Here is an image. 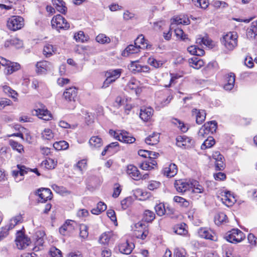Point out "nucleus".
I'll return each instance as SVG.
<instances>
[{"label": "nucleus", "instance_id": "28", "mask_svg": "<svg viewBox=\"0 0 257 257\" xmlns=\"http://www.w3.org/2000/svg\"><path fill=\"white\" fill-rule=\"evenodd\" d=\"M159 142V134L156 133H153L145 139L146 143L152 146L157 144Z\"/></svg>", "mask_w": 257, "mask_h": 257}, {"label": "nucleus", "instance_id": "64", "mask_svg": "<svg viewBox=\"0 0 257 257\" xmlns=\"http://www.w3.org/2000/svg\"><path fill=\"white\" fill-rule=\"evenodd\" d=\"M209 133V132H208L207 128H206V127L203 125L199 130L198 135L199 138H203L205 137L206 136H207Z\"/></svg>", "mask_w": 257, "mask_h": 257}, {"label": "nucleus", "instance_id": "57", "mask_svg": "<svg viewBox=\"0 0 257 257\" xmlns=\"http://www.w3.org/2000/svg\"><path fill=\"white\" fill-rule=\"evenodd\" d=\"M175 34L178 38L181 39L183 40H185L187 39V35L184 34V32L181 29H176L175 30Z\"/></svg>", "mask_w": 257, "mask_h": 257}, {"label": "nucleus", "instance_id": "39", "mask_svg": "<svg viewBox=\"0 0 257 257\" xmlns=\"http://www.w3.org/2000/svg\"><path fill=\"white\" fill-rule=\"evenodd\" d=\"M9 144L13 149L17 151L19 153H22L24 152L23 146L18 142L11 140H10Z\"/></svg>", "mask_w": 257, "mask_h": 257}, {"label": "nucleus", "instance_id": "56", "mask_svg": "<svg viewBox=\"0 0 257 257\" xmlns=\"http://www.w3.org/2000/svg\"><path fill=\"white\" fill-rule=\"evenodd\" d=\"M9 230H10L6 226L0 228V241L8 236Z\"/></svg>", "mask_w": 257, "mask_h": 257}, {"label": "nucleus", "instance_id": "40", "mask_svg": "<svg viewBox=\"0 0 257 257\" xmlns=\"http://www.w3.org/2000/svg\"><path fill=\"white\" fill-rule=\"evenodd\" d=\"M215 144V140L212 137H208V138L204 142L201 146L202 150H205L207 148H211Z\"/></svg>", "mask_w": 257, "mask_h": 257}, {"label": "nucleus", "instance_id": "32", "mask_svg": "<svg viewBox=\"0 0 257 257\" xmlns=\"http://www.w3.org/2000/svg\"><path fill=\"white\" fill-rule=\"evenodd\" d=\"M107 208L106 205L102 202L98 203L97 206L91 210V213L94 214L98 215L102 212L105 211Z\"/></svg>", "mask_w": 257, "mask_h": 257}, {"label": "nucleus", "instance_id": "54", "mask_svg": "<svg viewBox=\"0 0 257 257\" xmlns=\"http://www.w3.org/2000/svg\"><path fill=\"white\" fill-rule=\"evenodd\" d=\"M88 235V227L84 224L80 226V236L82 238H86Z\"/></svg>", "mask_w": 257, "mask_h": 257}, {"label": "nucleus", "instance_id": "26", "mask_svg": "<svg viewBox=\"0 0 257 257\" xmlns=\"http://www.w3.org/2000/svg\"><path fill=\"white\" fill-rule=\"evenodd\" d=\"M71 220H68L59 228L60 234L63 235H67L70 231L73 229V227L70 223Z\"/></svg>", "mask_w": 257, "mask_h": 257}, {"label": "nucleus", "instance_id": "61", "mask_svg": "<svg viewBox=\"0 0 257 257\" xmlns=\"http://www.w3.org/2000/svg\"><path fill=\"white\" fill-rule=\"evenodd\" d=\"M160 183L156 181H151L149 183L148 188L150 190H154L159 187Z\"/></svg>", "mask_w": 257, "mask_h": 257}, {"label": "nucleus", "instance_id": "18", "mask_svg": "<svg viewBox=\"0 0 257 257\" xmlns=\"http://www.w3.org/2000/svg\"><path fill=\"white\" fill-rule=\"evenodd\" d=\"M127 173L131 178L135 180H139L141 178V175L138 168L133 165L128 166Z\"/></svg>", "mask_w": 257, "mask_h": 257}, {"label": "nucleus", "instance_id": "62", "mask_svg": "<svg viewBox=\"0 0 257 257\" xmlns=\"http://www.w3.org/2000/svg\"><path fill=\"white\" fill-rule=\"evenodd\" d=\"M107 215L114 223L117 222L115 212L113 210H108L107 211Z\"/></svg>", "mask_w": 257, "mask_h": 257}, {"label": "nucleus", "instance_id": "37", "mask_svg": "<svg viewBox=\"0 0 257 257\" xmlns=\"http://www.w3.org/2000/svg\"><path fill=\"white\" fill-rule=\"evenodd\" d=\"M190 189H192V191L195 193H201L204 191L203 187L196 181L191 182Z\"/></svg>", "mask_w": 257, "mask_h": 257}, {"label": "nucleus", "instance_id": "19", "mask_svg": "<svg viewBox=\"0 0 257 257\" xmlns=\"http://www.w3.org/2000/svg\"><path fill=\"white\" fill-rule=\"evenodd\" d=\"M121 73V69H109L105 72L104 75L110 79H114V82H115L120 76Z\"/></svg>", "mask_w": 257, "mask_h": 257}, {"label": "nucleus", "instance_id": "55", "mask_svg": "<svg viewBox=\"0 0 257 257\" xmlns=\"http://www.w3.org/2000/svg\"><path fill=\"white\" fill-rule=\"evenodd\" d=\"M132 198L131 197H128L121 201V207L123 209H126L127 208L132 204Z\"/></svg>", "mask_w": 257, "mask_h": 257}, {"label": "nucleus", "instance_id": "21", "mask_svg": "<svg viewBox=\"0 0 257 257\" xmlns=\"http://www.w3.org/2000/svg\"><path fill=\"white\" fill-rule=\"evenodd\" d=\"M189 24V19L185 15H180L179 16H176L171 19V26L174 24H183L187 25Z\"/></svg>", "mask_w": 257, "mask_h": 257}, {"label": "nucleus", "instance_id": "51", "mask_svg": "<svg viewBox=\"0 0 257 257\" xmlns=\"http://www.w3.org/2000/svg\"><path fill=\"white\" fill-rule=\"evenodd\" d=\"M212 41L209 39L208 37L199 38L196 40V43L199 44H203L206 46L210 47L212 46Z\"/></svg>", "mask_w": 257, "mask_h": 257}, {"label": "nucleus", "instance_id": "33", "mask_svg": "<svg viewBox=\"0 0 257 257\" xmlns=\"http://www.w3.org/2000/svg\"><path fill=\"white\" fill-rule=\"evenodd\" d=\"M22 217L21 215H17L14 218H12L9 223L6 225L9 230L12 229L14 227L19 223L21 222Z\"/></svg>", "mask_w": 257, "mask_h": 257}, {"label": "nucleus", "instance_id": "2", "mask_svg": "<svg viewBox=\"0 0 257 257\" xmlns=\"http://www.w3.org/2000/svg\"><path fill=\"white\" fill-rule=\"evenodd\" d=\"M109 134L120 142L126 144H132L135 142L136 139L128 132L124 131H109Z\"/></svg>", "mask_w": 257, "mask_h": 257}, {"label": "nucleus", "instance_id": "46", "mask_svg": "<svg viewBox=\"0 0 257 257\" xmlns=\"http://www.w3.org/2000/svg\"><path fill=\"white\" fill-rule=\"evenodd\" d=\"M227 219V216L223 212L218 213L215 217V222L217 224L225 222Z\"/></svg>", "mask_w": 257, "mask_h": 257}, {"label": "nucleus", "instance_id": "27", "mask_svg": "<svg viewBox=\"0 0 257 257\" xmlns=\"http://www.w3.org/2000/svg\"><path fill=\"white\" fill-rule=\"evenodd\" d=\"M135 44L138 46L140 49H148L149 45L147 43V40L145 39L143 35H140L135 41Z\"/></svg>", "mask_w": 257, "mask_h": 257}, {"label": "nucleus", "instance_id": "35", "mask_svg": "<svg viewBox=\"0 0 257 257\" xmlns=\"http://www.w3.org/2000/svg\"><path fill=\"white\" fill-rule=\"evenodd\" d=\"M54 148L58 151L66 150L69 147L68 143L65 141L56 142L53 144Z\"/></svg>", "mask_w": 257, "mask_h": 257}, {"label": "nucleus", "instance_id": "12", "mask_svg": "<svg viewBox=\"0 0 257 257\" xmlns=\"http://www.w3.org/2000/svg\"><path fill=\"white\" fill-rule=\"evenodd\" d=\"M174 185L178 192H185L190 189L191 183L183 180H179L175 181Z\"/></svg>", "mask_w": 257, "mask_h": 257}, {"label": "nucleus", "instance_id": "60", "mask_svg": "<svg viewBox=\"0 0 257 257\" xmlns=\"http://www.w3.org/2000/svg\"><path fill=\"white\" fill-rule=\"evenodd\" d=\"M121 191L120 186L119 184L116 183L114 184V187L113 189V192L112 194V197L113 198H117L119 195Z\"/></svg>", "mask_w": 257, "mask_h": 257}, {"label": "nucleus", "instance_id": "1", "mask_svg": "<svg viewBox=\"0 0 257 257\" xmlns=\"http://www.w3.org/2000/svg\"><path fill=\"white\" fill-rule=\"evenodd\" d=\"M238 36L236 32H229L224 35L221 42L228 50H233L237 45Z\"/></svg>", "mask_w": 257, "mask_h": 257}, {"label": "nucleus", "instance_id": "43", "mask_svg": "<svg viewBox=\"0 0 257 257\" xmlns=\"http://www.w3.org/2000/svg\"><path fill=\"white\" fill-rule=\"evenodd\" d=\"M55 50L53 48V45L51 44H46L43 49V54L46 57H50L51 56L53 53H54Z\"/></svg>", "mask_w": 257, "mask_h": 257}, {"label": "nucleus", "instance_id": "53", "mask_svg": "<svg viewBox=\"0 0 257 257\" xmlns=\"http://www.w3.org/2000/svg\"><path fill=\"white\" fill-rule=\"evenodd\" d=\"M155 209L157 214L160 216L164 215L167 211L165 205L163 203H160L156 205Z\"/></svg>", "mask_w": 257, "mask_h": 257}, {"label": "nucleus", "instance_id": "3", "mask_svg": "<svg viewBox=\"0 0 257 257\" xmlns=\"http://www.w3.org/2000/svg\"><path fill=\"white\" fill-rule=\"evenodd\" d=\"M229 242L236 243L241 242L245 238L244 233L238 229H232L228 231L225 237Z\"/></svg>", "mask_w": 257, "mask_h": 257}, {"label": "nucleus", "instance_id": "50", "mask_svg": "<svg viewBox=\"0 0 257 257\" xmlns=\"http://www.w3.org/2000/svg\"><path fill=\"white\" fill-rule=\"evenodd\" d=\"M74 37L76 41L80 42L87 41L88 39V37L85 36L83 31H79L77 34L74 35Z\"/></svg>", "mask_w": 257, "mask_h": 257}, {"label": "nucleus", "instance_id": "63", "mask_svg": "<svg viewBox=\"0 0 257 257\" xmlns=\"http://www.w3.org/2000/svg\"><path fill=\"white\" fill-rule=\"evenodd\" d=\"M172 98L173 96L172 95H168L166 98L163 99L162 101L158 99L157 101L158 103H160L161 106L164 107L168 104Z\"/></svg>", "mask_w": 257, "mask_h": 257}, {"label": "nucleus", "instance_id": "23", "mask_svg": "<svg viewBox=\"0 0 257 257\" xmlns=\"http://www.w3.org/2000/svg\"><path fill=\"white\" fill-rule=\"evenodd\" d=\"M52 4L58 12L63 14H66L67 9L63 0H52Z\"/></svg>", "mask_w": 257, "mask_h": 257}, {"label": "nucleus", "instance_id": "30", "mask_svg": "<svg viewBox=\"0 0 257 257\" xmlns=\"http://www.w3.org/2000/svg\"><path fill=\"white\" fill-rule=\"evenodd\" d=\"M189 63L190 66L194 69H198L203 66L204 62L197 57H194L189 60Z\"/></svg>", "mask_w": 257, "mask_h": 257}, {"label": "nucleus", "instance_id": "22", "mask_svg": "<svg viewBox=\"0 0 257 257\" xmlns=\"http://www.w3.org/2000/svg\"><path fill=\"white\" fill-rule=\"evenodd\" d=\"M235 75L234 73H230L226 75V80L227 83L224 85V88L226 90H231L234 85Z\"/></svg>", "mask_w": 257, "mask_h": 257}, {"label": "nucleus", "instance_id": "16", "mask_svg": "<svg viewBox=\"0 0 257 257\" xmlns=\"http://www.w3.org/2000/svg\"><path fill=\"white\" fill-rule=\"evenodd\" d=\"M153 109L151 107L142 108L140 113V118L144 121H148L152 116Z\"/></svg>", "mask_w": 257, "mask_h": 257}, {"label": "nucleus", "instance_id": "36", "mask_svg": "<svg viewBox=\"0 0 257 257\" xmlns=\"http://www.w3.org/2000/svg\"><path fill=\"white\" fill-rule=\"evenodd\" d=\"M62 16L60 15H57L54 17L51 21L52 26L58 30L61 27V23L62 22Z\"/></svg>", "mask_w": 257, "mask_h": 257}, {"label": "nucleus", "instance_id": "29", "mask_svg": "<svg viewBox=\"0 0 257 257\" xmlns=\"http://www.w3.org/2000/svg\"><path fill=\"white\" fill-rule=\"evenodd\" d=\"M112 236L111 232H105L100 236L98 241L101 244L108 245Z\"/></svg>", "mask_w": 257, "mask_h": 257}, {"label": "nucleus", "instance_id": "13", "mask_svg": "<svg viewBox=\"0 0 257 257\" xmlns=\"http://www.w3.org/2000/svg\"><path fill=\"white\" fill-rule=\"evenodd\" d=\"M221 200L223 204L227 206H232L236 201V199L230 192H225L222 194Z\"/></svg>", "mask_w": 257, "mask_h": 257}, {"label": "nucleus", "instance_id": "58", "mask_svg": "<svg viewBox=\"0 0 257 257\" xmlns=\"http://www.w3.org/2000/svg\"><path fill=\"white\" fill-rule=\"evenodd\" d=\"M50 253L52 257H62L61 251L55 247L51 248Z\"/></svg>", "mask_w": 257, "mask_h": 257}, {"label": "nucleus", "instance_id": "14", "mask_svg": "<svg viewBox=\"0 0 257 257\" xmlns=\"http://www.w3.org/2000/svg\"><path fill=\"white\" fill-rule=\"evenodd\" d=\"M37 193L42 202H45L48 200H51L52 198L51 191L48 188L40 189L38 190Z\"/></svg>", "mask_w": 257, "mask_h": 257}, {"label": "nucleus", "instance_id": "8", "mask_svg": "<svg viewBox=\"0 0 257 257\" xmlns=\"http://www.w3.org/2000/svg\"><path fill=\"white\" fill-rule=\"evenodd\" d=\"M40 107L35 110L36 115L40 118L45 120H49L52 118V114L50 112L45 108V106L41 104Z\"/></svg>", "mask_w": 257, "mask_h": 257}, {"label": "nucleus", "instance_id": "20", "mask_svg": "<svg viewBox=\"0 0 257 257\" xmlns=\"http://www.w3.org/2000/svg\"><path fill=\"white\" fill-rule=\"evenodd\" d=\"M89 145L92 149H97L102 146L103 141L99 137L93 136L89 139Z\"/></svg>", "mask_w": 257, "mask_h": 257}, {"label": "nucleus", "instance_id": "17", "mask_svg": "<svg viewBox=\"0 0 257 257\" xmlns=\"http://www.w3.org/2000/svg\"><path fill=\"white\" fill-rule=\"evenodd\" d=\"M177 167L175 164H170L168 167L164 168L163 172L168 177H174L177 173Z\"/></svg>", "mask_w": 257, "mask_h": 257}, {"label": "nucleus", "instance_id": "45", "mask_svg": "<svg viewBox=\"0 0 257 257\" xmlns=\"http://www.w3.org/2000/svg\"><path fill=\"white\" fill-rule=\"evenodd\" d=\"M96 41L101 44H108L110 42V39L105 34H100L96 37Z\"/></svg>", "mask_w": 257, "mask_h": 257}, {"label": "nucleus", "instance_id": "52", "mask_svg": "<svg viewBox=\"0 0 257 257\" xmlns=\"http://www.w3.org/2000/svg\"><path fill=\"white\" fill-rule=\"evenodd\" d=\"M41 135L43 139L47 140H50L54 137V134L49 128H45L42 133Z\"/></svg>", "mask_w": 257, "mask_h": 257}, {"label": "nucleus", "instance_id": "5", "mask_svg": "<svg viewBox=\"0 0 257 257\" xmlns=\"http://www.w3.org/2000/svg\"><path fill=\"white\" fill-rule=\"evenodd\" d=\"M16 245L18 249H23L30 243V239L27 237L21 231H18L15 239Z\"/></svg>", "mask_w": 257, "mask_h": 257}, {"label": "nucleus", "instance_id": "4", "mask_svg": "<svg viewBox=\"0 0 257 257\" xmlns=\"http://www.w3.org/2000/svg\"><path fill=\"white\" fill-rule=\"evenodd\" d=\"M24 25V19L20 16H13L10 18L7 21L8 28L14 31L21 29Z\"/></svg>", "mask_w": 257, "mask_h": 257}, {"label": "nucleus", "instance_id": "44", "mask_svg": "<svg viewBox=\"0 0 257 257\" xmlns=\"http://www.w3.org/2000/svg\"><path fill=\"white\" fill-rule=\"evenodd\" d=\"M173 200L175 202L179 204L180 206L184 207H187L189 205V202L188 201L180 196H175L174 197Z\"/></svg>", "mask_w": 257, "mask_h": 257}, {"label": "nucleus", "instance_id": "6", "mask_svg": "<svg viewBox=\"0 0 257 257\" xmlns=\"http://www.w3.org/2000/svg\"><path fill=\"white\" fill-rule=\"evenodd\" d=\"M78 89L75 87L66 88L63 93V97L68 102H75L77 97Z\"/></svg>", "mask_w": 257, "mask_h": 257}, {"label": "nucleus", "instance_id": "31", "mask_svg": "<svg viewBox=\"0 0 257 257\" xmlns=\"http://www.w3.org/2000/svg\"><path fill=\"white\" fill-rule=\"evenodd\" d=\"M139 82L136 80H131L127 84V87L130 89L134 90L137 95L141 92V88L139 87Z\"/></svg>", "mask_w": 257, "mask_h": 257}, {"label": "nucleus", "instance_id": "42", "mask_svg": "<svg viewBox=\"0 0 257 257\" xmlns=\"http://www.w3.org/2000/svg\"><path fill=\"white\" fill-rule=\"evenodd\" d=\"M209 133L213 134L217 129V122L215 121H211L203 125Z\"/></svg>", "mask_w": 257, "mask_h": 257}, {"label": "nucleus", "instance_id": "10", "mask_svg": "<svg viewBox=\"0 0 257 257\" xmlns=\"http://www.w3.org/2000/svg\"><path fill=\"white\" fill-rule=\"evenodd\" d=\"M134 247L135 244L133 242H129L127 240L120 243L118 245V249L119 251L121 253L125 254H130Z\"/></svg>", "mask_w": 257, "mask_h": 257}, {"label": "nucleus", "instance_id": "25", "mask_svg": "<svg viewBox=\"0 0 257 257\" xmlns=\"http://www.w3.org/2000/svg\"><path fill=\"white\" fill-rule=\"evenodd\" d=\"M186 224L184 223L176 224L173 228V232L177 234L181 235L187 234L188 231L186 229Z\"/></svg>", "mask_w": 257, "mask_h": 257}, {"label": "nucleus", "instance_id": "7", "mask_svg": "<svg viewBox=\"0 0 257 257\" xmlns=\"http://www.w3.org/2000/svg\"><path fill=\"white\" fill-rule=\"evenodd\" d=\"M51 64L48 61H40L37 62V63L36 65V71L37 73L39 75L45 74L48 71L51 69Z\"/></svg>", "mask_w": 257, "mask_h": 257}, {"label": "nucleus", "instance_id": "48", "mask_svg": "<svg viewBox=\"0 0 257 257\" xmlns=\"http://www.w3.org/2000/svg\"><path fill=\"white\" fill-rule=\"evenodd\" d=\"M148 63L155 68H159L161 67L164 62L160 60H157L154 57H150L148 60Z\"/></svg>", "mask_w": 257, "mask_h": 257}, {"label": "nucleus", "instance_id": "15", "mask_svg": "<svg viewBox=\"0 0 257 257\" xmlns=\"http://www.w3.org/2000/svg\"><path fill=\"white\" fill-rule=\"evenodd\" d=\"M192 140L185 136H178L176 138V145L179 147L188 148L191 144Z\"/></svg>", "mask_w": 257, "mask_h": 257}, {"label": "nucleus", "instance_id": "11", "mask_svg": "<svg viewBox=\"0 0 257 257\" xmlns=\"http://www.w3.org/2000/svg\"><path fill=\"white\" fill-rule=\"evenodd\" d=\"M192 115L196 117V122L197 124L202 123L206 118V113L203 109L193 108L192 110Z\"/></svg>", "mask_w": 257, "mask_h": 257}, {"label": "nucleus", "instance_id": "38", "mask_svg": "<svg viewBox=\"0 0 257 257\" xmlns=\"http://www.w3.org/2000/svg\"><path fill=\"white\" fill-rule=\"evenodd\" d=\"M57 162L55 161L54 159L48 158L43 162L42 165L47 169H53L55 168L57 165Z\"/></svg>", "mask_w": 257, "mask_h": 257}, {"label": "nucleus", "instance_id": "9", "mask_svg": "<svg viewBox=\"0 0 257 257\" xmlns=\"http://www.w3.org/2000/svg\"><path fill=\"white\" fill-rule=\"evenodd\" d=\"M199 235L203 238L210 239L213 241L217 240V236L214 232L211 230H208L207 228H200L198 230Z\"/></svg>", "mask_w": 257, "mask_h": 257}, {"label": "nucleus", "instance_id": "34", "mask_svg": "<svg viewBox=\"0 0 257 257\" xmlns=\"http://www.w3.org/2000/svg\"><path fill=\"white\" fill-rule=\"evenodd\" d=\"M155 218V214L152 211L146 210L143 214V220L147 222H151Z\"/></svg>", "mask_w": 257, "mask_h": 257}, {"label": "nucleus", "instance_id": "59", "mask_svg": "<svg viewBox=\"0 0 257 257\" xmlns=\"http://www.w3.org/2000/svg\"><path fill=\"white\" fill-rule=\"evenodd\" d=\"M10 43L17 48H20L23 46L22 41L16 38L11 39Z\"/></svg>", "mask_w": 257, "mask_h": 257}, {"label": "nucleus", "instance_id": "24", "mask_svg": "<svg viewBox=\"0 0 257 257\" xmlns=\"http://www.w3.org/2000/svg\"><path fill=\"white\" fill-rule=\"evenodd\" d=\"M20 69V65L18 63L11 62L4 69V73L6 75H10L13 72Z\"/></svg>", "mask_w": 257, "mask_h": 257}, {"label": "nucleus", "instance_id": "49", "mask_svg": "<svg viewBox=\"0 0 257 257\" xmlns=\"http://www.w3.org/2000/svg\"><path fill=\"white\" fill-rule=\"evenodd\" d=\"M17 167L19 170L13 171V175L15 177H17L20 174L21 176H23L25 174L27 173V170L24 166H21L20 165H17Z\"/></svg>", "mask_w": 257, "mask_h": 257}, {"label": "nucleus", "instance_id": "47", "mask_svg": "<svg viewBox=\"0 0 257 257\" xmlns=\"http://www.w3.org/2000/svg\"><path fill=\"white\" fill-rule=\"evenodd\" d=\"M135 235L138 238L145 239L149 234V231L147 229L143 230H136L135 231Z\"/></svg>", "mask_w": 257, "mask_h": 257}, {"label": "nucleus", "instance_id": "41", "mask_svg": "<svg viewBox=\"0 0 257 257\" xmlns=\"http://www.w3.org/2000/svg\"><path fill=\"white\" fill-rule=\"evenodd\" d=\"M140 48L135 44V45H130L125 49L123 55L125 56L126 53H127V56L129 54L137 53L140 51Z\"/></svg>", "mask_w": 257, "mask_h": 257}]
</instances>
